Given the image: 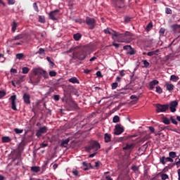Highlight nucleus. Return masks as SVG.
<instances>
[{
    "label": "nucleus",
    "mask_w": 180,
    "mask_h": 180,
    "mask_svg": "<svg viewBox=\"0 0 180 180\" xmlns=\"http://www.w3.org/2000/svg\"><path fill=\"white\" fill-rule=\"evenodd\" d=\"M105 34H111L114 40H117L118 43H130L131 41V33L126 32L124 34L117 32L110 28H107L103 30Z\"/></svg>",
    "instance_id": "f257e3e1"
},
{
    "label": "nucleus",
    "mask_w": 180,
    "mask_h": 180,
    "mask_svg": "<svg viewBox=\"0 0 180 180\" xmlns=\"http://www.w3.org/2000/svg\"><path fill=\"white\" fill-rule=\"evenodd\" d=\"M32 74L30 77L29 83L32 84V85H37V84H39V82H40V81L41 80V76L43 77V78H44V79H49V73H47V71L40 68H36L32 69Z\"/></svg>",
    "instance_id": "f03ea898"
},
{
    "label": "nucleus",
    "mask_w": 180,
    "mask_h": 180,
    "mask_svg": "<svg viewBox=\"0 0 180 180\" xmlns=\"http://www.w3.org/2000/svg\"><path fill=\"white\" fill-rule=\"evenodd\" d=\"M68 53H72L73 60H80L82 61L83 60H85V58L86 57L85 51L79 48H71L68 51Z\"/></svg>",
    "instance_id": "7ed1b4c3"
},
{
    "label": "nucleus",
    "mask_w": 180,
    "mask_h": 180,
    "mask_svg": "<svg viewBox=\"0 0 180 180\" xmlns=\"http://www.w3.org/2000/svg\"><path fill=\"white\" fill-rule=\"evenodd\" d=\"M99 148H101V144L96 141H93L89 146L85 147V150L87 151V153H90L91 150H94V151H98Z\"/></svg>",
    "instance_id": "20e7f679"
},
{
    "label": "nucleus",
    "mask_w": 180,
    "mask_h": 180,
    "mask_svg": "<svg viewBox=\"0 0 180 180\" xmlns=\"http://www.w3.org/2000/svg\"><path fill=\"white\" fill-rule=\"evenodd\" d=\"M86 24L89 26V29L94 30L95 25H96V20L94 18L86 17Z\"/></svg>",
    "instance_id": "39448f33"
},
{
    "label": "nucleus",
    "mask_w": 180,
    "mask_h": 180,
    "mask_svg": "<svg viewBox=\"0 0 180 180\" xmlns=\"http://www.w3.org/2000/svg\"><path fill=\"white\" fill-rule=\"evenodd\" d=\"M60 10L56 9L53 11H51L49 13V18L51 19V20H58L60 18Z\"/></svg>",
    "instance_id": "423d86ee"
},
{
    "label": "nucleus",
    "mask_w": 180,
    "mask_h": 180,
    "mask_svg": "<svg viewBox=\"0 0 180 180\" xmlns=\"http://www.w3.org/2000/svg\"><path fill=\"white\" fill-rule=\"evenodd\" d=\"M169 109V105L168 104H157L156 105V111L158 113H160V112H167Z\"/></svg>",
    "instance_id": "0eeeda50"
},
{
    "label": "nucleus",
    "mask_w": 180,
    "mask_h": 180,
    "mask_svg": "<svg viewBox=\"0 0 180 180\" xmlns=\"http://www.w3.org/2000/svg\"><path fill=\"white\" fill-rule=\"evenodd\" d=\"M169 109L172 113L176 112V108L178 107V101H173L168 104Z\"/></svg>",
    "instance_id": "6e6552de"
},
{
    "label": "nucleus",
    "mask_w": 180,
    "mask_h": 180,
    "mask_svg": "<svg viewBox=\"0 0 180 180\" xmlns=\"http://www.w3.org/2000/svg\"><path fill=\"white\" fill-rule=\"evenodd\" d=\"M48 130L49 129L47 127H41L36 133L37 137L40 139V136H42V134H44V133H47Z\"/></svg>",
    "instance_id": "1a4fd4ad"
},
{
    "label": "nucleus",
    "mask_w": 180,
    "mask_h": 180,
    "mask_svg": "<svg viewBox=\"0 0 180 180\" xmlns=\"http://www.w3.org/2000/svg\"><path fill=\"white\" fill-rule=\"evenodd\" d=\"M114 131V134H115V136H119L124 131V129L123 128V127H121L120 124H117L115 125Z\"/></svg>",
    "instance_id": "9d476101"
},
{
    "label": "nucleus",
    "mask_w": 180,
    "mask_h": 180,
    "mask_svg": "<svg viewBox=\"0 0 180 180\" xmlns=\"http://www.w3.org/2000/svg\"><path fill=\"white\" fill-rule=\"evenodd\" d=\"M123 50H127V54H129V56H134L136 54V51L130 45L124 46Z\"/></svg>",
    "instance_id": "9b49d317"
},
{
    "label": "nucleus",
    "mask_w": 180,
    "mask_h": 180,
    "mask_svg": "<svg viewBox=\"0 0 180 180\" xmlns=\"http://www.w3.org/2000/svg\"><path fill=\"white\" fill-rule=\"evenodd\" d=\"M160 162L162 165H165L167 162H174V160H172L169 157L162 156L160 158Z\"/></svg>",
    "instance_id": "f8f14e48"
},
{
    "label": "nucleus",
    "mask_w": 180,
    "mask_h": 180,
    "mask_svg": "<svg viewBox=\"0 0 180 180\" xmlns=\"http://www.w3.org/2000/svg\"><path fill=\"white\" fill-rule=\"evenodd\" d=\"M10 100L11 101V109H13V110H18V108H16V96H11V97L10 98Z\"/></svg>",
    "instance_id": "ddd939ff"
},
{
    "label": "nucleus",
    "mask_w": 180,
    "mask_h": 180,
    "mask_svg": "<svg viewBox=\"0 0 180 180\" xmlns=\"http://www.w3.org/2000/svg\"><path fill=\"white\" fill-rule=\"evenodd\" d=\"M158 84H160V82H158V80H157V79H154V80L150 82L149 89L150 91H153V89H154V88H155V86L158 85Z\"/></svg>",
    "instance_id": "4468645a"
},
{
    "label": "nucleus",
    "mask_w": 180,
    "mask_h": 180,
    "mask_svg": "<svg viewBox=\"0 0 180 180\" xmlns=\"http://www.w3.org/2000/svg\"><path fill=\"white\" fill-rule=\"evenodd\" d=\"M25 103L30 105V95L27 93H25L22 96Z\"/></svg>",
    "instance_id": "2eb2a0df"
},
{
    "label": "nucleus",
    "mask_w": 180,
    "mask_h": 180,
    "mask_svg": "<svg viewBox=\"0 0 180 180\" xmlns=\"http://www.w3.org/2000/svg\"><path fill=\"white\" fill-rule=\"evenodd\" d=\"M169 158H170L171 160H174V158H176V160H178L179 157L176 155V152L172 151L169 153Z\"/></svg>",
    "instance_id": "dca6fc26"
},
{
    "label": "nucleus",
    "mask_w": 180,
    "mask_h": 180,
    "mask_svg": "<svg viewBox=\"0 0 180 180\" xmlns=\"http://www.w3.org/2000/svg\"><path fill=\"white\" fill-rule=\"evenodd\" d=\"M18 26H19V22H17L16 21H13L11 24V32L13 33H15V32H16V29L18 27Z\"/></svg>",
    "instance_id": "f3484780"
},
{
    "label": "nucleus",
    "mask_w": 180,
    "mask_h": 180,
    "mask_svg": "<svg viewBox=\"0 0 180 180\" xmlns=\"http://www.w3.org/2000/svg\"><path fill=\"white\" fill-rule=\"evenodd\" d=\"M104 140L105 143H110V141H111L112 140V135L106 133L104 135Z\"/></svg>",
    "instance_id": "a211bd4d"
},
{
    "label": "nucleus",
    "mask_w": 180,
    "mask_h": 180,
    "mask_svg": "<svg viewBox=\"0 0 180 180\" xmlns=\"http://www.w3.org/2000/svg\"><path fill=\"white\" fill-rule=\"evenodd\" d=\"M68 143H70V139H66L65 140L62 141L60 143V147L67 148L68 146Z\"/></svg>",
    "instance_id": "6ab92c4d"
},
{
    "label": "nucleus",
    "mask_w": 180,
    "mask_h": 180,
    "mask_svg": "<svg viewBox=\"0 0 180 180\" xmlns=\"http://www.w3.org/2000/svg\"><path fill=\"white\" fill-rule=\"evenodd\" d=\"M160 53V49H156L155 51L148 52L147 56L149 57H153V56H157Z\"/></svg>",
    "instance_id": "aec40b11"
},
{
    "label": "nucleus",
    "mask_w": 180,
    "mask_h": 180,
    "mask_svg": "<svg viewBox=\"0 0 180 180\" xmlns=\"http://www.w3.org/2000/svg\"><path fill=\"white\" fill-rule=\"evenodd\" d=\"M173 31L175 33H180V25H174L172 26Z\"/></svg>",
    "instance_id": "412c9836"
},
{
    "label": "nucleus",
    "mask_w": 180,
    "mask_h": 180,
    "mask_svg": "<svg viewBox=\"0 0 180 180\" xmlns=\"http://www.w3.org/2000/svg\"><path fill=\"white\" fill-rule=\"evenodd\" d=\"M162 122L164 123V124H171L170 119H168L167 117H162Z\"/></svg>",
    "instance_id": "4be33fe9"
},
{
    "label": "nucleus",
    "mask_w": 180,
    "mask_h": 180,
    "mask_svg": "<svg viewBox=\"0 0 180 180\" xmlns=\"http://www.w3.org/2000/svg\"><path fill=\"white\" fill-rule=\"evenodd\" d=\"M1 140L2 143H11V141H12V139L9 136H3Z\"/></svg>",
    "instance_id": "5701e85b"
},
{
    "label": "nucleus",
    "mask_w": 180,
    "mask_h": 180,
    "mask_svg": "<svg viewBox=\"0 0 180 180\" xmlns=\"http://www.w3.org/2000/svg\"><path fill=\"white\" fill-rule=\"evenodd\" d=\"M46 51L43 48H40L38 51L35 53V54H39V56H46Z\"/></svg>",
    "instance_id": "b1692460"
},
{
    "label": "nucleus",
    "mask_w": 180,
    "mask_h": 180,
    "mask_svg": "<svg viewBox=\"0 0 180 180\" xmlns=\"http://www.w3.org/2000/svg\"><path fill=\"white\" fill-rule=\"evenodd\" d=\"M69 82H71L72 84H79V80L75 77H73L70 79H69Z\"/></svg>",
    "instance_id": "393cba45"
},
{
    "label": "nucleus",
    "mask_w": 180,
    "mask_h": 180,
    "mask_svg": "<svg viewBox=\"0 0 180 180\" xmlns=\"http://www.w3.org/2000/svg\"><path fill=\"white\" fill-rule=\"evenodd\" d=\"M21 39H23V34H20L13 37V39H11V41H15V40H20Z\"/></svg>",
    "instance_id": "a878e982"
},
{
    "label": "nucleus",
    "mask_w": 180,
    "mask_h": 180,
    "mask_svg": "<svg viewBox=\"0 0 180 180\" xmlns=\"http://www.w3.org/2000/svg\"><path fill=\"white\" fill-rule=\"evenodd\" d=\"M31 171H32V172H40V167H37V166H34L31 167Z\"/></svg>",
    "instance_id": "bb28decb"
},
{
    "label": "nucleus",
    "mask_w": 180,
    "mask_h": 180,
    "mask_svg": "<svg viewBox=\"0 0 180 180\" xmlns=\"http://www.w3.org/2000/svg\"><path fill=\"white\" fill-rule=\"evenodd\" d=\"M166 88L167 91H174V84H166Z\"/></svg>",
    "instance_id": "cd10ccee"
},
{
    "label": "nucleus",
    "mask_w": 180,
    "mask_h": 180,
    "mask_svg": "<svg viewBox=\"0 0 180 180\" xmlns=\"http://www.w3.org/2000/svg\"><path fill=\"white\" fill-rule=\"evenodd\" d=\"M179 79V77L176 75H173L170 77V81H173V82H176Z\"/></svg>",
    "instance_id": "c85d7f7f"
},
{
    "label": "nucleus",
    "mask_w": 180,
    "mask_h": 180,
    "mask_svg": "<svg viewBox=\"0 0 180 180\" xmlns=\"http://www.w3.org/2000/svg\"><path fill=\"white\" fill-rule=\"evenodd\" d=\"M46 60L49 63V65L51 67V68H53V67H54V65H56V64L54 63V62H53L51 60V59L50 58V57H46Z\"/></svg>",
    "instance_id": "c756f323"
},
{
    "label": "nucleus",
    "mask_w": 180,
    "mask_h": 180,
    "mask_svg": "<svg viewBox=\"0 0 180 180\" xmlns=\"http://www.w3.org/2000/svg\"><path fill=\"white\" fill-rule=\"evenodd\" d=\"M73 37H74V39H75V40L76 41H78V40H79V39H81L82 35H81V34H79V33H77V34H75L73 35Z\"/></svg>",
    "instance_id": "7c9ffc66"
},
{
    "label": "nucleus",
    "mask_w": 180,
    "mask_h": 180,
    "mask_svg": "<svg viewBox=\"0 0 180 180\" xmlns=\"http://www.w3.org/2000/svg\"><path fill=\"white\" fill-rule=\"evenodd\" d=\"M39 22L40 23H46V18H45L44 15L39 16Z\"/></svg>",
    "instance_id": "2f4dec72"
},
{
    "label": "nucleus",
    "mask_w": 180,
    "mask_h": 180,
    "mask_svg": "<svg viewBox=\"0 0 180 180\" xmlns=\"http://www.w3.org/2000/svg\"><path fill=\"white\" fill-rule=\"evenodd\" d=\"M170 121L172 122V124H175L176 126H177L178 121H176V120H175V117L171 116L170 117Z\"/></svg>",
    "instance_id": "473e14b6"
},
{
    "label": "nucleus",
    "mask_w": 180,
    "mask_h": 180,
    "mask_svg": "<svg viewBox=\"0 0 180 180\" xmlns=\"http://www.w3.org/2000/svg\"><path fill=\"white\" fill-rule=\"evenodd\" d=\"M113 123H119L120 122V117L118 115H115L112 119Z\"/></svg>",
    "instance_id": "72a5a7b5"
},
{
    "label": "nucleus",
    "mask_w": 180,
    "mask_h": 180,
    "mask_svg": "<svg viewBox=\"0 0 180 180\" xmlns=\"http://www.w3.org/2000/svg\"><path fill=\"white\" fill-rule=\"evenodd\" d=\"M150 29H153V22H149L146 27V32H150Z\"/></svg>",
    "instance_id": "f704fd0d"
},
{
    "label": "nucleus",
    "mask_w": 180,
    "mask_h": 180,
    "mask_svg": "<svg viewBox=\"0 0 180 180\" xmlns=\"http://www.w3.org/2000/svg\"><path fill=\"white\" fill-rule=\"evenodd\" d=\"M134 145L133 144H127L125 147L123 148V150H131Z\"/></svg>",
    "instance_id": "c9c22d12"
},
{
    "label": "nucleus",
    "mask_w": 180,
    "mask_h": 180,
    "mask_svg": "<svg viewBox=\"0 0 180 180\" xmlns=\"http://www.w3.org/2000/svg\"><path fill=\"white\" fill-rule=\"evenodd\" d=\"M142 63H143V67L145 68H148V67L150 66V63L148 61H147V60H142Z\"/></svg>",
    "instance_id": "e433bc0d"
},
{
    "label": "nucleus",
    "mask_w": 180,
    "mask_h": 180,
    "mask_svg": "<svg viewBox=\"0 0 180 180\" xmlns=\"http://www.w3.org/2000/svg\"><path fill=\"white\" fill-rule=\"evenodd\" d=\"M179 160L177 162H176V163H174L173 165L169 164V167H174V165H176L177 168H179V167H180V159H177Z\"/></svg>",
    "instance_id": "4c0bfd02"
},
{
    "label": "nucleus",
    "mask_w": 180,
    "mask_h": 180,
    "mask_svg": "<svg viewBox=\"0 0 180 180\" xmlns=\"http://www.w3.org/2000/svg\"><path fill=\"white\" fill-rule=\"evenodd\" d=\"M117 86H119V83L114 82L111 84V89H112V90L116 89V88H117Z\"/></svg>",
    "instance_id": "58836bf2"
},
{
    "label": "nucleus",
    "mask_w": 180,
    "mask_h": 180,
    "mask_svg": "<svg viewBox=\"0 0 180 180\" xmlns=\"http://www.w3.org/2000/svg\"><path fill=\"white\" fill-rule=\"evenodd\" d=\"M14 131L15 133H16V134H22V133H23V129H19L18 128H15Z\"/></svg>",
    "instance_id": "ea45409f"
},
{
    "label": "nucleus",
    "mask_w": 180,
    "mask_h": 180,
    "mask_svg": "<svg viewBox=\"0 0 180 180\" xmlns=\"http://www.w3.org/2000/svg\"><path fill=\"white\" fill-rule=\"evenodd\" d=\"M156 92L157 94H162V89L161 88V86H156Z\"/></svg>",
    "instance_id": "a19ab883"
},
{
    "label": "nucleus",
    "mask_w": 180,
    "mask_h": 180,
    "mask_svg": "<svg viewBox=\"0 0 180 180\" xmlns=\"http://www.w3.org/2000/svg\"><path fill=\"white\" fill-rule=\"evenodd\" d=\"M25 57V55L23 53H18L16 55V58H18V60H22V58H23Z\"/></svg>",
    "instance_id": "79ce46f5"
},
{
    "label": "nucleus",
    "mask_w": 180,
    "mask_h": 180,
    "mask_svg": "<svg viewBox=\"0 0 180 180\" xmlns=\"http://www.w3.org/2000/svg\"><path fill=\"white\" fill-rule=\"evenodd\" d=\"M30 71L29 68L24 67L22 68V74H27Z\"/></svg>",
    "instance_id": "37998d69"
},
{
    "label": "nucleus",
    "mask_w": 180,
    "mask_h": 180,
    "mask_svg": "<svg viewBox=\"0 0 180 180\" xmlns=\"http://www.w3.org/2000/svg\"><path fill=\"white\" fill-rule=\"evenodd\" d=\"M50 77H56L57 75V72L51 70L49 72Z\"/></svg>",
    "instance_id": "c03bdc74"
},
{
    "label": "nucleus",
    "mask_w": 180,
    "mask_h": 180,
    "mask_svg": "<svg viewBox=\"0 0 180 180\" xmlns=\"http://www.w3.org/2000/svg\"><path fill=\"white\" fill-rule=\"evenodd\" d=\"M131 20V17L130 16H126L124 17V22L125 23H129Z\"/></svg>",
    "instance_id": "a18cd8bd"
},
{
    "label": "nucleus",
    "mask_w": 180,
    "mask_h": 180,
    "mask_svg": "<svg viewBox=\"0 0 180 180\" xmlns=\"http://www.w3.org/2000/svg\"><path fill=\"white\" fill-rule=\"evenodd\" d=\"M165 13H167V15H171L172 13V10L169 8H166Z\"/></svg>",
    "instance_id": "49530a36"
},
{
    "label": "nucleus",
    "mask_w": 180,
    "mask_h": 180,
    "mask_svg": "<svg viewBox=\"0 0 180 180\" xmlns=\"http://www.w3.org/2000/svg\"><path fill=\"white\" fill-rule=\"evenodd\" d=\"M161 178L162 180H167V179H168L169 176H168V174H162Z\"/></svg>",
    "instance_id": "de8ad7c7"
},
{
    "label": "nucleus",
    "mask_w": 180,
    "mask_h": 180,
    "mask_svg": "<svg viewBox=\"0 0 180 180\" xmlns=\"http://www.w3.org/2000/svg\"><path fill=\"white\" fill-rule=\"evenodd\" d=\"M159 33H160V36H164V34L165 33V29L163 27L160 28Z\"/></svg>",
    "instance_id": "09e8293b"
},
{
    "label": "nucleus",
    "mask_w": 180,
    "mask_h": 180,
    "mask_svg": "<svg viewBox=\"0 0 180 180\" xmlns=\"http://www.w3.org/2000/svg\"><path fill=\"white\" fill-rule=\"evenodd\" d=\"M172 168V167L169 166V165L168 166H166L163 169H162V172H168V170Z\"/></svg>",
    "instance_id": "8fccbe9b"
},
{
    "label": "nucleus",
    "mask_w": 180,
    "mask_h": 180,
    "mask_svg": "<svg viewBox=\"0 0 180 180\" xmlns=\"http://www.w3.org/2000/svg\"><path fill=\"white\" fill-rule=\"evenodd\" d=\"M33 8L36 12H39V6H37V3L33 4Z\"/></svg>",
    "instance_id": "3c124183"
},
{
    "label": "nucleus",
    "mask_w": 180,
    "mask_h": 180,
    "mask_svg": "<svg viewBox=\"0 0 180 180\" xmlns=\"http://www.w3.org/2000/svg\"><path fill=\"white\" fill-rule=\"evenodd\" d=\"M82 165L84 167L91 168V163H88L86 162H83Z\"/></svg>",
    "instance_id": "603ef678"
},
{
    "label": "nucleus",
    "mask_w": 180,
    "mask_h": 180,
    "mask_svg": "<svg viewBox=\"0 0 180 180\" xmlns=\"http://www.w3.org/2000/svg\"><path fill=\"white\" fill-rule=\"evenodd\" d=\"M130 99L135 100V101H139V97H137V96H136V95H131L130 96Z\"/></svg>",
    "instance_id": "864d4df0"
},
{
    "label": "nucleus",
    "mask_w": 180,
    "mask_h": 180,
    "mask_svg": "<svg viewBox=\"0 0 180 180\" xmlns=\"http://www.w3.org/2000/svg\"><path fill=\"white\" fill-rule=\"evenodd\" d=\"M72 174L75 176H79V172H78V170L73 171Z\"/></svg>",
    "instance_id": "5fc2aeb1"
},
{
    "label": "nucleus",
    "mask_w": 180,
    "mask_h": 180,
    "mask_svg": "<svg viewBox=\"0 0 180 180\" xmlns=\"http://www.w3.org/2000/svg\"><path fill=\"white\" fill-rule=\"evenodd\" d=\"M5 95H6V93H5V91H0V99H1V98H4Z\"/></svg>",
    "instance_id": "6e6d98bb"
},
{
    "label": "nucleus",
    "mask_w": 180,
    "mask_h": 180,
    "mask_svg": "<svg viewBox=\"0 0 180 180\" xmlns=\"http://www.w3.org/2000/svg\"><path fill=\"white\" fill-rule=\"evenodd\" d=\"M132 171H139V167L134 165L131 167Z\"/></svg>",
    "instance_id": "4d7b16f0"
},
{
    "label": "nucleus",
    "mask_w": 180,
    "mask_h": 180,
    "mask_svg": "<svg viewBox=\"0 0 180 180\" xmlns=\"http://www.w3.org/2000/svg\"><path fill=\"white\" fill-rule=\"evenodd\" d=\"M96 75H97V77H98L99 78H102V72H101V71H98L96 74Z\"/></svg>",
    "instance_id": "13d9d810"
},
{
    "label": "nucleus",
    "mask_w": 180,
    "mask_h": 180,
    "mask_svg": "<svg viewBox=\"0 0 180 180\" xmlns=\"http://www.w3.org/2000/svg\"><path fill=\"white\" fill-rule=\"evenodd\" d=\"M53 98H54L55 101H60V96H58V95H55V96H53Z\"/></svg>",
    "instance_id": "bf43d9fd"
},
{
    "label": "nucleus",
    "mask_w": 180,
    "mask_h": 180,
    "mask_svg": "<svg viewBox=\"0 0 180 180\" xmlns=\"http://www.w3.org/2000/svg\"><path fill=\"white\" fill-rule=\"evenodd\" d=\"M91 71L92 70H91L85 69L84 70V74H89L90 72H91Z\"/></svg>",
    "instance_id": "052dcab7"
},
{
    "label": "nucleus",
    "mask_w": 180,
    "mask_h": 180,
    "mask_svg": "<svg viewBox=\"0 0 180 180\" xmlns=\"http://www.w3.org/2000/svg\"><path fill=\"white\" fill-rule=\"evenodd\" d=\"M11 72H12L13 74H16L18 72V70L16 69L11 68Z\"/></svg>",
    "instance_id": "680f3d73"
},
{
    "label": "nucleus",
    "mask_w": 180,
    "mask_h": 180,
    "mask_svg": "<svg viewBox=\"0 0 180 180\" xmlns=\"http://www.w3.org/2000/svg\"><path fill=\"white\" fill-rule=\"evenodd\" d=\"M100 165H101V162H99V161L95 162V167L96 168H99Z\"/></svg>",
    "instance_id": "e2e57ef3"
},
{
    "label": "nucleus",
    "mask_w": 180,
    "mask_h": 180,
    "mask_svg": "<svg viewBox=\"0 0 180 180\" xmlns=\"http://www.w3.org/2000/svg\"><path fill=\"white\" fill-rule=\"evenodd\" d=\"M149 130L151 131V133H154V131H155V129H154L153 127H149Z\"/></svg>",
    "instance_id": "0e129e2a"
},
{
    "label": "nucleus",
    "mask_w": 180,
    "mask_h": 180,
    "mask_svg": "<svg viewBox=\"0 0 180 180\" xmlns=\"http://www.w3.org/2000/svg\"><path fill=\"white\" fill-rule=\"evenodd\" d=\"M49 144L47 143H41V148H44L45 147H47Z\"/></svg>",
    "instance_id": "69168bd1"
},
{
    "label": "nucleus",
    "mask_w": 180,
    "mask_h": 180,
    "mask_svg": "<svg viewBox=\"0 0 180 180\" xmlns=\"http://www.w3.org/2000/svg\"><path fill=\"white\" fill-rule=\"evenodd\" d=\"M9 5H13L15 4V0H8Z\"/></svg>",
    "instance_id": "338daca9"
},
{
    "label": "nucleus",
    "mask_w": 180,
    "mask_h": 180,
    "mask_svg": "<svg viewBox=\"0 0 180 180\" xmlns=\"http://www.w3.org/2000/svg\"><path fill=\"white\" fill-rule=\"evenodd\" d=\"M105 180H113V179H112V177H110V176H105Z\"/></svg>",
    "instance_id": "774afa93"
}]
</instances>
